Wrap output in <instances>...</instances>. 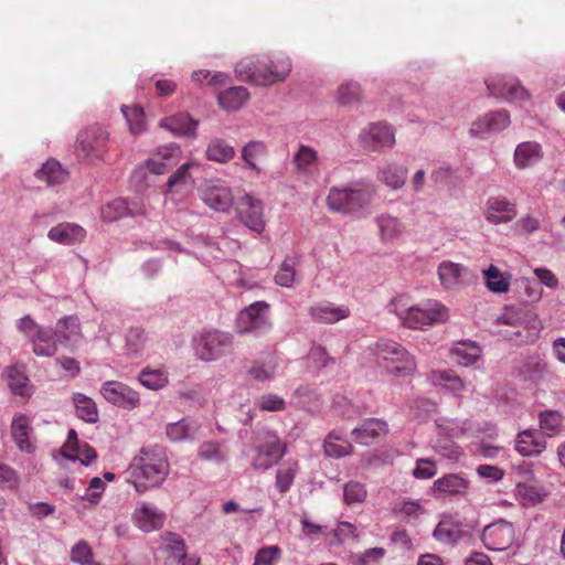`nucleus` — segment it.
<instances>
[{
	"label": "nucleus",
	"mask_w": 565,
	"mask_h": 565,
	"mask_svg": "<svg viewBox=\"0 0 565 565\" xmlns=\"http://www.w3.org/2000/svg\"><path fill=\"white\" fill-rule=\"evenodd\" d=\"M35 177L46 182L47 185L53 186L63 183L67 178V172L60 162L47 160L42 168L35 172Z\"/></svg>",
	"instance_id": "obj_39"
},
{
	"label": "nucleus",
	"mask_w": 565,
	"mask_h": 565,
	"mask_svg": "<svg viewBox=\"0 0 565 565\" xmlns=\"http://www.w3.org/2000/svg\"><path fill=\"white\" fill-rule=\"evenodd\" d=\"M200 425L196 422H191L182 418L174 423H169L166 426V435L172 443H181L195 438Z\"/></svg>",
	"instance_id": "obj_36"
},
{
	"label": "nucleus",
	"mask_w": 565,
	"mask_h": 565,
	"mask_svg": "<svg viewBox=\"0 0 565 565\" xmlns=\"http://www.w3.org/2000/svg\"><path fill=\"white\" fill-rule=\"evenodd\" d=\"M291 70V61L284 54L275 57L250 55L236 64L235 74L239 81L256 86H271L284 82Z\"/></svg>",
	"instance_id": "obj_3"
},
{
	"label": "nucleus",
	"mask_w": 565,
	"mask_h": 565,
	"mask_svg": "<svg viewBox=\"0 0 565 565\" xmlns=\"http://www.w3.org/2000/svg\"><path fill=\"white\" fill-rule=\"evenodd\" d=\"M8 379V386L14 395H24L26 392V385L29 379L25 374L17 366H10L6 371Z\"/></svg>",
	"instance_id": "obj_55"
},
{
	"label": "nucleus",
	"mask_w": 565,
	"mask_h": 565,
	"mask_svg": "<svg viewBox=\"0 0 565 565\" xmlns=\"http://www.w3.org/2000/svg\"><path fill=\"white\" fill-rule=\"evenodd\" d=\"M108 134L102 127H90L81 131L76 140V154L79 159L93 161L107 151Z\"/></svg>",
	"instance_id": "obj_9"
},
{
	"label": "nucleus",
	"mask_w": 565,
	"mask_h": 565,
	"mask_svg": "<svg viewBox=\"0 0 565 565\" xmlns=\"http://www.w3.org/2000/svg\"><path fill=\"white\" fill-rule=\"evenodd\" d=\"M135 524L143 532L160 529L166 520V514L154 504L140 502L132 514Z\"/></svg>",
	"instance_id": "obj_20"
},
{
	"label": "nucleus",
	"mask_w": 565,
	"mask_h": 565,
	"mask_svg": "<svg viewBox=\"0 0 565 565\" xmlns=\"http://www.w3.org/2000/svg\"><path fill=\"white\" fill-rule=\"evenodd\" d=\"M467 268L460 264L444 260L438 265L437 274L441 286L445 289H457L463 281Z\"/></svg>",
	"instance_id": "obj_30"
},
{
	"label": "nucleus",
	"mask_w": 565,
	"mask_h": 565,
	"mask_svg": "<svg viewBox=\"0 0 565 565\" xmlns=\"http://www.w3.org/2000/svg\"><path fill=\"white\" fill-rule=\"evenodd\" d=\"M72 401L76 409V415L81 419L90 424L98 420V411L95 402L90 397L82 393H74Z\"/></svg>",
	"instance_id": "obj_42"
},
{
	"label": "nucleus",
	"mask_w": 565,
	"mask_h": 565,
	"mask_svg": "<svg viewBox=\"0 0 565 565\" xmlns=\"http://www.w3.org/2000/svg\"><path fill=\"white\" fill-rule=\"evenodd\" d=\"M465 532L461 522L444 520L438 523L433 532V536L440 543L454 545L462 539Z\"/></svg>",
	"instance_id": "obj_37"
},
{
	"label": "nucleus",
	"mask_w": 565,
	"mask_h": 565,
	"mask_svg": "<svg viewBox=\"0 0 565 565\" xmlns=\"http://www.w3.org/2000/svg\"><path fill=\"white\" fill-rule=\"evenodd\" d=\"M408 169L396 161H384L377 166V179L392 190H399L405 185Z\"/></svg>",
	"instance_id": "obj_23"
},
{
	"label": "nucleus",
	"mask_w": 565,
	"mask_h": 565,
	"mask_svg": "<svg viewBox=\"0 0 565 565\" xmlns=\"http://www.w3.org/2000/svg\"><path fill=\"white\" fill-rule=\"evenodd\" d=\"M298 470H299L298 462L295 460H290V459L284 461L279 466L277 473H276V481H275L276 490L279 493L284 494L287 491H289V489L298 473Z\"/></svg>",
	"instance_id": "obj_40"
},
{
	"label": "nucleus",
	"mask_w": 565,
	"mask_h": 565,
	"mask_svg": "<svg viewBox=\"0 0 565 565\" xmlns=\"http://www.w3.org/2000/svg\"><path fill=\"white\" fill-rule=\"evenodd\" d=\"M487 88L493 97L508 102L526 100L529 92L515 78L504 75H493L486 79Z\"/></svg>",
	"instance_id": "obj_12"
},
{
	"label": "nucleus",
	"mask_w": 565,
	"mask_h": 565,
	"mask_svg": "<svg viewBox=\"0 0 565 565\" xmlns=\"http://www.w3.org/2000/svg\"><path fill=\"white\" fill-rule=\"evenodd\" d=\"M140 384L149 390L158 391L168 384V375L162 370L143 369L138 377Z\"/></svg>",
	"instance_id": "obj_50"
},
{
	"label": "nucleus",
	"mask_w": 565,
	"mask_h": 565,
	"mask_svg": "<svg viewBox=\"0 0 565 565\" xmlns=\"http://www.w3.org/2000/svg\"><path fill=\"white\" fill-rule=\"evenodd\" d=\"M181 149L178 145H170L158 152L157 158H151L146 161L145 166L138 169V172L147 169L153 174H163L172 169L180 160Z\"/></svg>",
	"instance_id": "obj_21"
},
{
	"label": "nucleus",
	"mask_w": 565,
	"mask_h": 565,
	"mask_svg": "<svg viewBox=\"0 0 565 565\" xmlns=\"http://www.w3.org/2000/svg\"><path fill=\"white\" fill-rule=\"evenodd\" d=\"M47 237L61 245H74L82 243L86 237V231L75 223H60L47 232Z\"/></svg>",
	"instance_id": "obj_24"
},
{
	"label": "nucleus",
	"mask_w": 565,
	"mask_h": 565,
	"mask_svg": "<svg viewBox=\"0 0 565 565\" xmlns=\"http://www.w3.org/2000/svg\"><path fill=\"white\" fill-rule=\"evenodd\" d=\"M248 99L249 93L243 86L230 87L217 95L218 105L226 111L238 110Z\"/></svg>",
	"instance_id": "obj_35"
},
{
	"label": "nucleus",
	"mask_w": 565,
	"mask_h": 565,
	"mask_svg": "<svg viewBox=\"0 0 565 565\" xmlns=\"http://www.w3.org/2000/svg\"><path fill=\"white\" fill-rule=\"evenodd\" d=\"M436 426L439 430V435H443L450 439L460 438L470 429L469 420H461L456 418H438Z\"/></svg>",
	"instance_id": "obj_41"
},
{
	"label": "nucleus",
	"mask_w": 565,
	"mask_h": 565,
	"mask_svg": "<svg viewBox=\"0 0 565 565\" xmlns=\"http://www.w3.org/2000/svg\"><path fill=\"white\" fill-rule=\"evenodd\" d=\"M239 221L250 231L260 234L265 228L263 203L249 194L242 196L236 204Z\"/></svg>",
	"instance_id": "obj_14"
},
{
	"label": "nucleus",
	"mask_w": 565,
	"mask_h": 565,
	"mask_svg": "<svg viewBox=\"0 0 565 565\" xmlns=\"http://www.w3.org/2000/svg\"><path fill=\"white\" fill-rule=\"evenodd\" d=\"M267 147L263 141L253 140L246 143L242 149L243 161L254 171L259 173L262 169L258 167L257 161L266 157Z\"/></svg>",
	"instance_id": "obj_44"
},
{
	"label": "nucleus",
	"mask_w": 565,
	"mask_h": 565,
	"mask_svg": "<svg viewBox=\"0 0 565 565\" xmlns=\"http://www.w3.org/2000/svg\"><path fill=\"white\" fill-rule=\"evenodd\" d=\"M201 76H204V78H209L207 85H210L212 87L224 86L230 82V76L226 73H223V72L211 73L210 71H205V70L194 71L191 75V78L194 83L201 84Z\"/></svg>",
	"instance_id": "obj_59"
},
{
	"label": "nucleus",
	"mask_w": 565,
	"mask_h": 565,
	"mask_svg": "<svg viewBox=\"0 0 565 565\" xmlns=\"http://www.w3.org/2000/svg\"><path fill=\"white\" fill-rule=\"evenodd\" d=\"M366 498L365 487L356 481H350L344 486V500L348 504L363 502Z\"/></svg>",
	"instance_id": "obj_63"
},
{
	"label": "nucleus",
	"mask_w": 565,
	"mask_h": 565,
	"mask_svg": "<svg viewBox=\"0 0 565 565\" xmlns=\"http://www.w3.org/2000/svg\"><path fill=\"white\" fill-rule=\"evenodd\" d=\"M296 266L295 257H286L275 275V282L280 287L291 288L296 282Z\"/></svg>",
	"instance_id": "obj_49"
},
{
	"label": "nucleus",
	"mask_w": 565,
	"mask_h": 565,
	"mask_svg": "<svg viewBox=\"0 0 565 565\" xmlns=\"http://www.w3.org/2000/svg\"><path fill=\"white\" fill-rule=\"evenodd\" d=\"M468 480L463 477L449 473L438 478L433 486V491L435 494H463L468 489Z\"/></svg>",
	"instance_id": "obj_34"
},
{
	"label": "nucleus",
	"mask_w": 565,
	"mask_h": 565,
	"mask_svg": "<svg viewBox=\"0 0 565 565\" xmlns=\"http://www.w3.org/2000/svg\"><path fill=\"white\" fill-rule=\"evenodd\" d=\"M545 448V438L542 433L536 429H526L516 437L515 449L524 457L540 455Z\"/></svg>",
	"instance_id": "obj_27"
},
{
	"label": "nucleus",
	"mask_w": 565,
	"mask_h": 565,
	"mask_svg": "<svg viewBox=\"0 0 565 565\" xmlns=\"http://www.w3.org/2000/svg\"><path fill=\"white\" fill-rule=\"evenodd\" d=\"M484 217L493 224H507L512 222L516 214V205L502 195L489 196L484 205Z\"/></svg>",
	"instance_id": "obj_16"
},
{
	"label": "nucleus",
	"mask_w": 565,
	"mask_h": 565,
	"mask_svg": "<svg viewBox=\"0 0 565 565\" xmlns=\"http://www.w3.org/2000/svg\"><path fill=\"white\" fill-rule=\"evenodd\" d=\"M370 351L375 363L391 375L406 377L416 372L415 356L396 341L381 339L370 347Z\"/></svg>",
	"instance_id": "obj_4"
},
{
	"label": "nucleus",
	"mask_w": 565,
	"mask_h": 565,
	"mask_svg": "<svg viewBox=\"0 0 565 565\" xmlns=\"http://www.w3.org/2000/svg\"><path fill=\"white\" fill-rule=\"evenodd\" d=\"M233 337L220 330H204L193 337L192 345L195 356L204 362L221 359L231 349Z\"/></svg>",
	"instance_id": "obj_7"
},
{
	"label": "nucleus",
	"mask_w": 565,
	"mask_h": 565,
	"mask_svg": "<svg viewBox=\"0 0 565 565\" xmlns=\"http://www.w3.org/2000/svg\"><path fill=\"white\" fill-rule=\"evenodd\" d=\"M483 278L492 292L502 294L509 290L510 276L502 274L494 265H490L488 269L483 270Z\"/></svg>",
	"instance_id": "obj_48"
},
{
	"label": "nucleus",
	"mask_w": 565,
	"mask_h": 565,
	"mask_svg": "<svg viewBox=\"0 0 565 565\" xmlns=\"http://www.w3.org/2000/svg\"><path fill=\"white\" fill-rule=\"evenodd\" d=\"M380 238L383 243H394L401 239L405 233L404 223L391 214H380L375 217Z\"/></svg>",
	"instance_id": "obj_28"
},
{
	"label": "nucleus",
	"mask_w": 565,
	"mask_h": 565,
	"mask_svg": "<svg viewBox=\"0 0 565 565\" xmlns=\"http://www.w3.org/2000/svg\"><path fill=\"white\" fill-rule=\"evenodd\" d=\"M15 327L31 343L32 351L38 356H53L57 352L58 343L74 348L82 339L81 323L76 316L61 318L54 332L40 326L30 315L20 318Z\"/></svg>",
	"instance_id": "obj_1"
},
{
	"label": "nucleus",
	"mask_w": 565,
	"mask_h": 565,
	"mask_svg": "<svg viewBox=\"0 0 565 565\" xmlns=\"http://www.w3.org/2000/svg\"><path fill=\"white\" fill-rule=\"evenodd\" d=\"M524 375L533 382H540L544 380L548 374L547 366L540 360H530L524 365Z\"/></svg>",
	"instance_id": "obj_61"
},
{
	"label": "nucleus",
	"mask_w": 565,
	"mask_h": 565,
	"mask_svg": "<svg viewBox=\"0 0 565 565\" xmlns=\"http://www.w3.org/2000/svg\"><path fill=\"white\" fill-rule=\"evenodd\" d=\"M374 196V190L363 181L347 186H332L326 202L330 211L341 214H356L366 209Z\"/></svg>",
	"instance_id": "obj_5"
},
{
	"label": "nucleus",
	"mask_w": 565,
	"mask_h": 565,
	"mask_svg": "<svg viewBox=\"0 0 565 565\" xmlns=\"http://www.w3.org/2000/svg\"><path fill=\"white\" fill-rule=\"evenodd\" d=\"M308 311L311 319L318 323H335L350 316V309L347 306H337L330 301L317 302Z\"/></svg>",
	"instance_id": "obj_22"
},
{
	"label": "nucleus",
	"mask_w": 565,
	"mask_h": 565,
	"mask_svg": "<svg viewBox=\"0 0 565 565\" xmlns=\"http://www.w3.org/2000/svg\"><path fill=\"white\" fill-rule=\"evenodd\" d=\"M447 318L448 310L443 303L437 300H428L422 306H413L404 326L412 329H422L433 323L444 322Z\"/></svg>",
	"instance_id": "obj_10"
},
{
	"label": "nucleus",
	"mask_w": 565,
	"mask_h": 565,
	"mask_svg": "<svg viewBox=\"0 0 565 565\" xmlns=\"http://www.w3.org/2000/svg\"><path fill=\"white\" fill-rule=\"evenodd\" d=\"M295 171L302 177L310 178L318 171L319 154L308 145H299L291 160Z\"/></svg>",
	"instance_id": "obj_25"
},
{
	"label": "nucleus",
	"mask_w": 565,
	"mask_h": 565,
	"mask_svg": "<svg viewBox=\"0 0 565 565\" xmlns=\"http://www.w3.org/2000/svg\"><path fill=\"white\" fill-rule=\"evenodd\" d=\"M121 113L127 120L131 134L139 135L146 129L145 114L139 106H121Z\"/></svg>",
	"instance_id": "obj_51"
},
{
	"label": "nucleus",
	"mask_w": 565,
	"mask_h": 565,
	"mask_svg": "<svg viewBox=\"0 0 565 565\" xmlns=\"http://www.w3.org/2000/svg\"><path fill=\"white\" fill-rule=\"evenodd\" d=\"M388 430L386 422L379 418H367L362 424L352 429V438L361 445H370L376 438L385 435Z\"/></svg>",
	"instance_id": "obj_26"
},
{
	"label": "nucleus",
	"mask_w": 565,
	"mask_h": 565,
	"mask_svg": "<svg viewBox=\"0 0 565 565\" xmlns=\"http://www.w3.org/2000/svg\"><path fill=\"white\" fill-rule=\"evenodd\" d=\"M362 89L358 82L347 81L338 89L337 100L342 105H350L361 99Z\"/></svg>",
	"instance_id": "obj_53"
},
{
	"label": "nucleus",
	"mask_w": 565,
	"mask_h": 565,
	"mask_svg": "<svg viewBox=\"0 0 565 565\" xmlns=\"http://www.w3.org/2000/svg\"><path fill=\"white\" fill-rule=\"evenodd\" d=\"M137 212L125 199H116L102 207V217L107 222H114Z\"/></svg>",
	"instance_id": "obj_46"
},
{
	"label": "nucleus",
	"mask_w": 565,
	"mask_h": 565,
	"mask_svg": "<svg viewBox=\"0 0 565 565\" xmlns=\"http://www.w3.org/2000/svg\"><path fill=\"white\" fill-rule=\"evenodd\" d=\"M271 329L269 305L256 301L242 309L236 317V331L239 334L262 335Z\"/></svg>",
	"instance_id": "obj_8"
},
{
	"label": "nucleus",
	"mask_w": 565,
	"mask_h": 565,
	"mask_svg": "<svg viewBox=\"0 0 565 565\" xmlns=\"http://www.w3.org/2000/svg\"><path fill=\"white\" fill-rule=\"evenodd\" d=\"M19 475L10 466L0 463V488L14 490L19 487Z\"/></svg>",
	"instance_id": "obj_64"
},
{
	"label": "nucleus",
	"mask_w": 565,
	"mask_h": 565,
	"mask_svg": "<svg viewBox=\"0 0 565 565\" xmlns=\"http://www.w3.org/2000/svg\"><path fill=\"white\" fill-rule=\"evenodd\" d=\"M481 352L480 345L470 340L457 342L451 350L456 361L463 366L476 363L480 359Z\"/></svg>",
	"instance_id": "obj_38"
},
{
	"label": "nucleus",
	"mask_w": 565,
	"mask_h": 565,
	"mask_svg": "<svg viewBox=\"0 0 565 565\" xmlns=\"http://www.w3.org/2000/svg\"><path fill=\"white\" fill-rule=\"evenodd\" d=\"M277 367V360L270 358L264 362H255L249 369V374L256 381H269L274 379Z\"/></svg>",
	"instance_id": "obj_54"
},
{
	"label": "nucleus",
	"mask_w": 565,
	"mask_h": 565,
	"mask_svg": "<svg viewBox=\"0 0 565 565\" xmlns=\"http://www.w3.org/2000/svg\"><path fill=\"white\" fill-rule=\"evenodd\" d=\"M170 472L164 449L160 446L142 447L125 470V478L138 493L160 487Z\"/></svg>",
	"instance_id": "obj_2"
},
{
	"label": "nucleus",
	"mask_w": 565,
	"mask_h": 565,
	"mask_svg": "<svg viewBox=\"0 0 565 565\" xmlns=\"http://www.w3.org/2000/svg\"><path fill=\"white\" fill-rule=\"evenodd\" d=\"M516 489L519 495L530 504L540 503L545 495L542 488L530 483H520Z\"/></svg>",
	"instance_id": "obj_62"
},
{
	"label": "nucleus",
	"mask_w": 565,
	"mask_h": 565,
	"mask_svg": "<svg viewBox=\"0 0 565 565\" xmlns=\"http://www.w3.org/2000/svg\"><path fill=\"white\" fill-rule=\"evenodd\" d=\"M201 199L209 207L217 212H227L234 200L231 189L220 182L206 184L201 190Z\"/></svg>",
	"instance_id": "obj_18"
},
{
	"label": "nucleus",
	"mask_w": 565,
	"mask_h": 565,
	"mask_svg": "<svg viewBox=\"0 0 565 565\" xmlns=\"http://www.w3.org/2000/svg\"><path fill=\"white\" fill-rule=\"evenodd\" d=\"M306 360L308 362L307 367L315 372L334 363V359L331 358L327 350L321 345H313L306 356Z\"/></svg>",
	"instance_id": "obj_52"
},
{
	"label": "nucleus",
	"mask_w": 565,
	"mask_h": 565,
	"mask_svg": "<svg viewBox=\"0 0 565 565\" xmlns=\"http://www.w3.org/2000/svg\"><path fill=\"white\" fill-rule=\"evenodd\" d=\"M510 122V115L507 110L489 111L475 120L469 131L473 137H482L486 134L499 132L505 129Z\"/></svg>",
	"instance_id": "obj_17"
},
{
	"label": "nucleus",
	"mask_w": 565,
	"mask_h": 565,
	"mask_svg": "<svg viewBox=\"0 0 565 565\" xmlns=\"http://www.w3.org/2000/svg\"><path fill=\"white\" fill-rule=\"evenodd\" d=\"M281 557V550L277 545L259 548L255 555L253 565H275Z\"/></svg>",
	"instance_id": "obj_58"
},
{
	"label": "nucleus",
	"mask_w": 565,
	"mask_h": 565,
	"mask_svg": "<svg viewBox=\"0 0 565 565\" xmlns=\"http://www.w3.org/2000/svg\"><path fill=\"white\" fill-rule=\"evenodd\" d=\"M543 158V150L539 142L524 141L516 146L513 161L518 169L524 170L535 166Z\"/></svg>",
	"instance_id": "obj_29"
},
{
	"label": "nucleus",
	"mask_w": 565,
	"mask_h": 565,
	"mask_svg": "<svg viewBox=\"0 0 565 565\" xmlns=\"http://www.w3.org/2000/svg\"><path fill=\"white\" fill-rule=\"evenodd\" d=\"M430 380L456 397H461L467 390L465 382L451 370L433 371Z\"/></svg>",
	"instance_id": "obj_33"
},
{
	"label": "nucleus",
	"mask_w": 565,
	"mask_h": 565,
	"mask_svg": "<svg viewBox=\"0 0 565 565\" xmlns=\"http://www.w3.org/2000/svg\"><path fill=\"white\" fill-rule=\"evenodd\" d=\"M324 452L332 458H340L349 455L352 451V446L349 441L343 440L341 433L333 430L330 431L323 444Z\"/></svg>",
	"instance_id": "obj_45"
},
{
	"label": "nucleus",
	"mask_w": 565,
	"mask_h": 565,
	"mask_svg": "<svg viewBox=\"0 0 565 565\" xmlns=\"http://www.w3.org/2000/svg\"><path fill=\"white\" fill-rule=\"evenodd\" d=\"M362 147L370 151H380L392 148L395 136L392 128L385 124H372L363 129L359 136Z\"/></svg>",
	"instance_id": "obj_15"
},
{
	"label": "nucleus",
	"mask_w": 565,
	"mask_h": 565,
	"mask_svg": "<svg viewBox=\"0 0 565 565\" xmlns=\"http://www.w3.org/2000/svg\"><path fill=\"white\" fill-rule=\"evenodd\" d=\"M206 157L211 161L226 163L235 157V149L225 140L214 138L206 147Z\"/></svg>",
	"instance_id": "obj_43"
},
{
	"label": "nucleus",
	"mask_w": 565,
	"mask_h": 565,
	"mask_svg": "<svg viewBox=\"0 0 565 565\" xmlns=\"http://www.w3.org/2000/svg\"><path fill=\"white\" fill-rule=\"evenodd\" d=\"M481 540L483 545L490 551H505L514 543L515 531L512 523L500 519L484 526Z\"/></svg>",
	"instance_id": "obj_11"
},
{
	"label": "nucleus",
	"mask_w": 565,
	"mask_h": 565,
	"mask_svg": "<svg viewBox=\"0 0 565 565\" xmlns=\"http://www.w3.org/2000/svg\"><path fill=\"white\" fill-rule=\"evenodd\" d=\"M11 435L20 451L31 454L35 449V439L30 418L24 414H17L11 423Z\"/></svg>",
	"instance_id": "obj_19"
},
{
	"label": "nucleus",
	"mask_w": 565,
	"mask_h": 565,
	"mask_svg": "<svg viewBox=\"0 0 565 565\" xmlns=\"http://www.w3.org/2000/svg\"><path fill=\"white\" fill-rule=\"evenodd\" d=\"M199 121L193 119L188 113L177 114L164 118L160 126L170 130L174 135L195 137Z\"/></svg>",
	"instance_id": "obj_32"
},
{
	"label": "nucleus",
	"mask_w": 565,
	"mask_h": 565,
	"mask_svg": "<svg viewBox=\"0 0 565 565\" xmlns=\"http://www.w3.org/2000/svg\"><path fill=\"white\" fill-rule=\"evenodd\" d=\"M286 454V446L275 431L259 430L254 437L248 451L250 466L255 470H267L277 463Z\"/></svg>",
	"instance_id": "obj_6"
},
{
	"label": "nucleus",
	"mask_w": 565,
	"mask_h": 565,
	"mask_svg": "<svg viewBox=\"0 0 565 565\" xmlns=\"http://www.w3.org/2000/svg\"><path fill=\"white\" fill-rule=\"evenodd\" d=\"M539 419L540 428L548 436L556 434L562 425V415L556 411H544Z\"/></svg>",
	"instance_id": "obj_57"
},
{
	"label": "nucleus",
	"mask_w": 565,
	"mask_h": 565,
	"mask_svg": "<svg viewBox=\"0 0 565 565\" xmlns=\"http://www.w3.org/2000/svg\"><path fill=\"white\" fill-rule=\"evenodd\" d=\"M64 457L73 461L78 460L82 465L88 466L96 459L97 454L93 447L87 444H83L77 446L71 452H64Z\"/></svg>",
	"instance_id": "obj_60"
},
{
	"label": "nucleus",
	"mask_w": 565,
	"mask_h": 565,
	"mask_svg": "<svg viewBox=\"0 0 565 565\" xmlns=\"http://www.w3.org/2000/svg\"><path fill=\"white\" fill-rule=\"evenodd\" d=\"M230 447L225 440H207L198 449V458L202 461L223 465L227 461Z\"/></svg>",
	"instance_id": "obj_31"
},
{
	"label": "nucleus",
	"mask_w": 565,
	"mask_h": 565,
	"mask_svg": "<svg viewBox=\"0 0 565 565\" xmlns=\"http://www.w3.org/2000/svg\"><path fill=\"white\" fill-rule=\"evenodd\" d=\"M199 168V164L194 161L183 163L173 172L167 182V192H172L174 189L192 185L194 180L191 175V170Z\"/></svg>",
	"instance_id": "obj_47"
},
{
	"label": "nucleus",
	"mask_w": 565,
	"mask_h": 565,
	"mask_svg": "<svg viewBox=\"0 0 565 565\" xmlns=\"http://www.w3.org/2000/svg\"><path fill=\"white\" fill-rule=\"evenodd\" d=\"M100 394L108 403L125 409H134L140 405L138 392L122 382L107 381L103 383Z\"/></svg>",
	"instance_id": "obj_13"
},
{
	"label": "nucleus",
	"mask_w": 565,
	"mask_h": 565,
	"mask_svg": "<svg viewBox=\"0 0 565 565\" xmlns=\"http://www.w3.org/2000/svg\"><path fill=\"white\" fill-rule=\"evenodd\" d=\"M147 334L140 327H134L126 333V351L129 354H138L145 348Z\"/></svg>",
	"instance_id": "obj_56"
}]
</instances>
